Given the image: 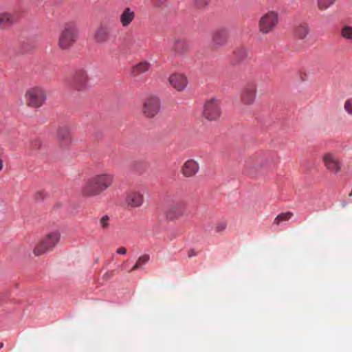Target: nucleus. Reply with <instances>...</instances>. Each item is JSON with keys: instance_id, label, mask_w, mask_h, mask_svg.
<instances>
[{"instance_id": "obj_12", "label": "nucleus", "mask_w": 352, "mask_h": 352, "mask_svg": "<svg viewBox=\"0 0 352 352\" xmlns=\"http://www.w3.org/2000/svg\"><path fill=\"white\" fill-rule=\"evenodd\" d=\"M309 26L306 23H300L296 25L294 30V37L297 39L304 40L309 34Z\"/></svg>"}, {"instance_id": "obj_3", "label": "nucleus", "mask_w": 352, "mask_h": 352, "mask_svg": "<svg viewBox=\"0 0 352 352\" xmlns=\"http://www.w3.org/2000/svg\"><path fill=\"white\" fill-rule=\"evenodd\" d=\"M278 16L275 12H268L258 21V30L263 34L272 33L277 26Z\"/></svg>"}, {"instance_id": "obj_32", "label": "nucleus", "mask_w": 352, "mask_h": 352, "mask_svg": "<svg viewBox=\"0 0 352 352\" xmlns=\"http://www.w3.org/2000/svg\"><path fill=\"white\" fill-rule=\"evenodd\" d=\"M140 266H141V264L138 261H137L135 265L132 267L131 270H135L138 268H139Z\"/></svg>"}, {"instance_id": "obj_29", "label": "nucleus", "mask_w": 352, "mask_h": 352, "mask_svg": "<svg viewBox=\"0 0 352 352\" xmlns=\"http://www.w3.org/2000/svg\"><path fill=\"white\" fill-rule=\"evenodd\" d=\"M116 252H117L118 254H126V248H125L122 247V248H118V249L116 250Z\"/></svg>"}, {"instance_id": "obj_13", "label": "nucleus", "mask_w": 352, "mask_h": 352, "mask_svg": "<svg viewBox=\"0 0 352 352\" xmlns=\"http://www.w3.org/2000/svg\"><path fill=\"white\" fill-rule=\"evenodd\" d=\"M199 166L196 162L190 160H188L182 168V173L186 177L194 175L198 170Z\"/></svg>"}, {"instance_id": "obj_8", "label": "nucleus", "mask_w": 352, "mask_h": 352, "mask_svg": "<svg viewBox=\"0 0 352 352\" xmlns=\"http://www.w3.org/2000/svg\"><path fill=\"white\" fill-rule=\"evenodd\" d=\"M257 86L254 82H248L243 87V105L252 104L256 98Z\"/></svg>"}, {"instance_id": "obj_19", "label": "nucleus", "mask_w": 352, "mask_h": 352, "mask_svg": "<svg viewBox=\"0 0 352 352\" xmlns=\"http://www.w3.org/2000/svg\"><path fill=\"white\" fill-rule=\"evenodd\" d=\"M336 0H317V7L321 10L324 11L332 6Z\"/></svg>"}, {"instance_id": "obj_16", "label": "nucleus", "mask_w": 352, "mask_h": 352, "mask_svg": "<svg viewBox=\"0 0 352 352\" xmlns=\"http://www.w3.org/2000/svg\"><path fill=\"white\" fill-rule=\"evenodd\" d=\"M293 216L292 212L280 213L274 220V224L279 225L283 221H289Z\"/></svg>"}, {"instance_id": "obj_22", "label": "nucleus", "mask_w": 352, "mask_h": 352, "mask_svg": "<svg viewBox=\"0 0 352 352\" xmlns=\"http://www.w3.org/2000/svg\"><path fill=\"white\" fill-rule=\"evenodd\" d=\"M226 33L223 31L217 32L213 36V41L216 44H222L226 41Z\"/></svg>"}, {"instance_id": "obj_21", "label": "nucleus", "mask_w": 352, "mask_h": 352, "mask_svg": "<svg viewBox=\"0 0 352 352\" xmlns=\"http://www.w3.org/2000/svg\"><path fill=\"white\" fill-rule=\"evenodd\" d=\"M96 39L98 42H102L107 39L109 36V31L105 28H100L96 34Z\"/></svg>"}, {"instance_id": "obj_20", "label": "nucleus", "mask_w": 352, "mask_h": 352, "mask_svg": "<svg viewBox=\"0 0 352 352\" xmlns=\"http://www.w3.org/2000/svg\"><path fill=\"white\" fill-rule=\"evenodd\" d=\"M13 22V18L8 13L0 14V27L6 28Z\"/></svg>"}, {"instance_id": "obj_6", "label": "nucleus", "mask_w": 352, "mask_h": 352, "mask_svg": "<svg viewBox=\"0 0 352 352\" xmlns=\"http://www.w3.org/2000/svg\"><path fill=\"white\" fill-rule=\"evenodd\" d=\"M28 104L31 107H38L43 104L45 96L41 89L34 87L29 89L26 94Z\"/></svg>"}, {"instance_id": "obj_23", "label": "nucleus", "mask_w": 352, "mask_h": 352, "mask_svg": "<svg viewBox=\"0 0 352 352\" xmlns=\"http://www.w3.org/2000/svg\"><path fill=\"white\" fill-rule=\"evenodd\" d=\"M87 76L85 75V74L83 72H79L77 73L76 77L75 78V82H78L79 81L80 83V85L77 86V88L78 89H80L82 87V85L87 81Z\"/></svg>"}, {"instance_id": "obj_14", "label": "nucleus", "mask_w": 352, "mask_h": 352, "mask_svg": "<svg viewBox=\"0 0 352 352\" xmlns=\"http://www.w3.org/2000/svg\"><path fill=\"white\" fill-rule=\"evenodd\" d=\"M126 201L128 206L131 208L138 207L143 202V197L140 193L132 192L127 196Z\"/></svg>"}, {"instance_id": "obj_5", "label": "nucleus", "mask_w": 352, "mask_h": 352, "mask_svg": "<svg viewBox=\"0 0 352 352\" xmlns=\"http://www.w3.org/2000/svg\"><path fill=\"white\" fill-rule=\"evenodd\" d=\"M60 239V234L58 232H53L48 234L40 243H38L34 250L36 256L44 254L49 250L55 246Z\"/></svg>"}, {"instance_id": "obj_18", "label": "nucleus", "mask_w": 352, "mask_h": 352, "mask_svg": "<svg viewBox=\"0 0 352 352\" xmlns=\"http://www.w3.org/2000/svg\"><path fill=\"white\" fill-rule=\"evenodd\" d=\"M149 68V63L147 62H142L137 65H135L133 69L132 72L134 75H138L140 73L144 72L147 71Z\"/></svg>"}, {"instance_id": "obj_31", "label": "nucleus", "mask_w": 352, "mask_h": 352, "mask_svg": "<svg viewBox=\"0 0 352 352\" xmlns=\"http://www.w3.org/2000/svg\"><path fill=\"white\" fill-rule=\"evenodd\" d=\"M184 45V43L182 42H177L176 44H175V50H178V49L183 46Z\"/></svg>"}, {"instance_id": "obj_7", "label": "nucleus", "mask_w": 352, "mask_h": 352, "mask_svg": "<svg viewBox=\"0 0 352 352\" xmlns=\"http://www.w3.org/2000/svg\"><path fill=\"white\" fill-rule=\"evenodd\" d=\"M322 162L327 170L338 174L341 170V163L338 156L333 153H327L322 157Z\"/></svg>"}, {"instance_id": "obj_28", "label": "nucleus", "mask_w": 352, "mask_h": 352, "mask_svg": "<svg viewBox=\"0 0 352 352\" xmlns=\"http://www.w3.org/2000/svg\"><path fill=\"white\" fill-rule=\"evenodd\" d=\"M149 260V256L147 254H144L140 256L138 261L142 265L146 263Z\"/></svg>"}, {"instance_id": "obj_24", "label": "nucleus", "mask_w": 352, "mask_h": 352, "mask_svg": "<svg viewBox=\"0 0 352 352\" xmlns=\"http://www.w3.org/2000/svg\"><path fill=\"white\" fill-rule=\"evenodd\" d=\"M174 209L175 208H173L171 210H170L168 213H167V217L170 219H173V218H175V217H179L181 216L182 214H183V212H184V206H181L179 207V208L178 209V211L177 212V214H174L173 212H174Z\"/></svg>"}, {"instance_id": "obj_15", "label": "nucleus", "mask_w": 352, "mask_h": 352, "mask_svg": "<svg viewBox=\"0 0 352 352\" xmlns=\"http://www.w3.org/2000/svg\"><path fill=\"white\" fill-rule=\"evenodd\" d=\"M134 19V12L127 8L120 16V21L123 26H127Z\"/></svg>"}, {"instance_id": "obj_33", "label": "nucleus", "mask_w": 352, "mask_h": 352, "mask_svg": "<svg viewBox=\"0 0 352 352\" xmlns=\"http://www.w3.org/2000/svg\"><path fill=\"white\" fill-rule=\"evenodd\" d=\"M65 139L67 143L70 142V138H69V134H67V137H65Z\"/></svg>"}, {"instance_id": "obj_25", "label": "nucleus", "mask_w": 352, "mask_h": 352, "mask_svg": "<svg viewBox=\"0 0 352 352\" xmlns=\"http://www.w3.org/2000/svg\"><path fill=\"white\" fill-rule=\"evenodd\" d=\"M344 109L349 115L352 116V98H349L345 100Z\"/></svg>"}, {"instance_id": "obj_10", "label": "nucleus", "mask_w": 352, "mask_h": 352, "mask_svg": "<svg viewBox=\"0 0 352 352\" xmlns=\"http://www.w3.org/2000/svg\"><path fill=\"white\" fill-rule=\"evenodd\" d=\"M160 109V103L157 98H149L145 102L143 112L147 117H153Z\"/></svg>"}, {"instance_id": "obj_1", "label": "nucleus", "mask_w": 352, "mask_h": 352, "mask_svg": "<svg viewBox=\"0 0 352 352\" xmlns=\"http://www.w3.org/2000/svg\"><path fill=\"white\" fill-rule=\"evenodd\" d=\"M252 173L267 175L272 170L273 155L269 152L256 153L247 162Z\"/></svg>"}, {"instance_id": "obj_35", "label": "nucleus", "mask_w": 352, "mask_h": 352, "mask_svg": "<svg viewBox=\"0 0 352 352\" xmlns=\"http://www.w3.org/2000/svg\"><path fill=\"white\" fill-rule=\"evenodd\" d=\"M2 169V161L0 160V170Z\"/></svg>"}, {"instance_id": "obj_11", "label": "nucleus", "mask_w": 352, "mask_h": 352, "mask_svg": "<svg viewBox=\"0 0 352 352\" xmlns=\"http://www.w3.org/2000/svg\"><path fill=\"white\" fill-rule=\"evenodd\" d=\"M170 83L177 91L183 90L187 85L186 78L182 74H173L169 78Z\"/></svg>"}, {"instance_id": "obj_26", "label": "nucleus", "mask_w": 352, "mask_h": 352, "mask_svg": "<svg viewBox=\"0 0 352 352\" xmlns=\"http://www.w3.org/2000/svg\"><path fill=\"white\" fill-rule=\"evenodd\" d=\"M196 6L197 8H203L208 3V0H196Z\"/></svg>"}, {"instance_id": "obj_9", "label": "nucleus", "mask_w": 352, "mask_h": 352, "mask_svg": "<svg viewBox=\"0 0 352 352\" xmlns=\"http://www.w3.org/2000/svg\"><path fill=\"white\" fill-rule=\"evenodd\" d=\"M204 116L210 120H216L220 116V111L214 100L207 102L204 107Z\"/></svg>"}, {"instance_id": "obj_34", "label": "nucleus", "mask_w": 352, "mask_h": 352, "mask_svg": "<svg viewBox=\"0 0 352 352\" xmlns=\"http://www.w3.org/2000/svg\"><path fill=\"white\" fill-rule=\"evenodd\" d=\"M51 241H52V239L47 241L46 243L44 244V245L47 246L49 245V243H50Z\"/></svg>"}, {"instance_id": "obj_4", "label": "nucleus", "mask_w": 352, "mask_h": 352, "mask_svg": "<svg viewBox=\"0 0 352 352\" xmlns=\"http://www.w3.org/2000/svg\"><path fill=\"white\" fill-rule=\"evenodd\" d=\"M76 32L75 27L72 23H67L63 30L58 41L62 49H67L76 41Z\"/></svg>"}, {"instance_id": "obj_27", "label": "nucleus", "mask_w": 352, "mask_h": 352, "mask_svg": "<svg viewBox=\"0 0 352 352\" xmlns=\"http://www.w3.org/2000/svg\"><path fill=\"white\" fill-rule=\"evenodd\" d=\"M109 219V218L107 215H105L102 217V219H100V223L103 228L107 227Z\"/></svg>"}, {"instance_id": "obj_30", "label": "nucleus", "mask_w": 352, "mask_h": 352, "mask_svg": "<svg viewBox=\"0 0 352 352\" xmlns=\"http://www.w3.org/2000/svg\"><path fill=\"white\" fill-rule=\"evenodd\" d=\"M225 228H226V225L223 223H221L217 227V230L219 232V231L224 230Z\"/></svg>"}, {"instance_id": "obj_17", "label": "nucleus", "mask_w": 352, "mask_h": 352, "mask_svg": "<svg viewBox=\"0 0 352 352\" xmlns=\"http://www.w3.org/2000/svg\"><path fill=\"white\" fill-rule=\"evenodd\" d=\"M340 36L346 40L352 41V26L345 25L340 29Z\"/></svg>"}, {"instance_id": "obj_36", "label": "nucleus", "mask_w": 352, "mask_h": 352, "mask_svg": "<svg viewBox=\"0 0 352 352\" xmlns=\"http://www.w3.org/2000/svg\"><path fill=\"white\" fill-rule=\"evenodd\" d=\"M3 346V343H0V349L2 348Z\"/></svg>"}, {"instance_id": "obj_2", "label": "nucleus", "mask_w": 352, "mask_h": 352, "mask_svg": "<svg viewBox=\"0 0 352 352\" xmlns=\"http://www.w3.org/2000/svg\"><path fill=\"white\" fill-rule=\"evenodd\" d=\"M112 182V177L109 175H97L89 179L82 188V195L86 197L96 195L107 188Z\"/></svg>"}]
</instances>
